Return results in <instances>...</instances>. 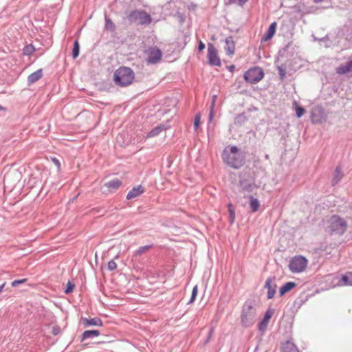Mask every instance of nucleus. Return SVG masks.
Wrapping results in <instances>:
<instances>
[{
    "label": "nucleus",
    "instance_id": "37998d69",
    "mask_svg": "<svg viewBox=\"0 0 352 352\" xmlns=\"http://www.w3.org/2000/svg\"><path fill=\"white\" fill-rule=\"evenodd\" d=\"M213 333H214V327H212L210 329V331H209V332H208V337H207L206 340H205V342H204V343H205V344H207V343L210 341V338H211V337H212V336Z\"/></svg>",
    "mask_w": 352,
    "mask_h": 352
},
{
    "label": "nucleus",
    "instance_id": "6e6552de",
    "mask_svg": "<svg viewBox=\"0 0 352 352\" xmlns=\"http://www.w3.org/2000/svg\"><path fill=\"white\" fill-rule=\"evenodd\" d=\"M307 265V260L302 256H296L293 257L289 264V267L293 273L301 272L304 271Z\"/></svg>",
    "mask_w": 352,
    "mask_h": 352
},
{
    "label": "nucleus",
    "instance_id": "5701e85b",
    "mask_svg": "<svg viewBox=\"0 0 352 352\" xmlns=\"http://www.w3.org/2000/svg\"><path fill=\"white\" fill-rule=\"evenodd\" d=\"M281 352H298V350L292 342L286 341L281 346Z\"/></svg>",
    "mask_w": 352,
    "mask_h": 352
},
{
    "label": "nucleus",
    "instance_id": "c85d7f7f",
    "mask_svg": "<svg viewBox=\"0 0 352 352\" xmlns=\"http://www.w3.org/2000/svg\"><path fill=\"white\" fill-rule=\"evenodd\" d=\"M228 210L229 213V221L230 223H233L235 220V210L234 206L231 203L228 204Z\"/></svg>",
    "mask_w": 352,
    "mask_h": 352
},
{
    "label": "nucleus",
    "instance_id": "4be33fe9",
    "mask_svg": "<svg viewBox=\"0 0 352 352\" xmlns=\"http://www.w3.org/2000/svg\"><path fill=\"white\" fill-rule=\"evenodd\" d=\"M296 283L294 282H287L279 289L280 296H284L286 293L290 292L292 289L296 287Z\"/></svg>",
    "mask_w": 352,
    "mask_h": 352
},
{
    "label": "nucleus",
    "instance_id": "bb28decb",
    "mask_svg": "<svg viewBox=\"0 0 352 352\" xmlns=\"http://www.w3.org/2000/svg\"><path fill=\"white\" fill-rule=\"evenodd\" d=\"M339 283L341 285H352V272H346L342 275Z\"/></svg>",
    "mask_w": 352,
    "mask_h": 352
},
{
    "label": "nucleus",
    "instance_id": "8fccbe9b",
    "mask_svg": "<svg viewBox=\"0 0 352 352\" xmlns=\"http://www.w3.org/2000/svg\"><path fill=\"white\" fill-rule=\"evenodd\" d=\"M10 174H6L4 176L3 181L6 182V181H8L10 179Z\"/></svg>",
    "mask_w": 352,
    "mask_h": 352
},
{
    "label": "nucleus",
    "instance_id": "f257e3e1",
    "mask_svg": "<svg viewBox=\"0 0 352 352\" xmlns=\"http://www.w3.org/2000/svg\"><path fill=\"white\" fill-rule=\"evenodd\" d=\"M221 157L223 162L234 169H239L245 163V153L236 146L225 148Z\"/></svg>",
    "mask_w": 352,
    "mask_h": 352
},
{
    "label": "nucleus",
    "instance_id": "72a5a7b5",
    "mask_svg": "<svg viewBox=\"0 0 352 352\" xmlns=\"http://www.w3.org/2000/svg\"><path fill=\"white\" fill-rule=\"evenodd\" d=\"M35 51V47L32 45H27L23 49V54L24 56H30Z\"/></svg>",
    "mask_w": 352,
    "mask_h": 352
},
{
    "label": "nucleus",
    "instance_id": "e433bc0d",
    "mask_svg": "<svg viewBox=\"0 0 352 352\" xmlns=\"http://www.w3.org/2000/svg\"><path fill=\"white\" fill-rule=\"evenodd\" d=\"M74 287H75L74 283L69 280L67 282V287H66L64 292L67 294H70L74 291Z\"/></svg>",
    "mask_w": 352,
    "mask_h": 352
},
{
    "label": "nucleus",
    "instance_id": "79ce46f5",
    "mask_svg": "<svg viewBox=\"0 0 352 352\" xmlns=\"http://www.w3.org/2000/svg\"><path fill=\"white\" fill-rule=\"evenodd\" d=\"M292 45V43H289L285 47H283V49H281L278 54L280 55V56H285V52L288 50V49L289 48V47Z\"/></svg>",
    "mask_w": 352,
    "mask_h": 352
},
{
    "label": "nucleus",
    "instance_id": "20e7f679",
    "mask_svg": "<svg viewBox=\"0 0 352 352\" xmlns=\"http://www.w3.org/2000/svg\"><path fill=\"white\" fill-rule=\"evenodd\" d=\"M327 231L331 234L341 236L348 228L347 222L338 214L332 215L328 221Z\"/></svg>",
    "mask_w": 352,
    "mask_h": 352
},
{
    "label": "nucleus",
    "instance_id": "ddd939ff",
    "mask_svg": "<svg viewBox=\"0 0 352 352\" xmlns=\"http://www.w3.org/2000/svg\"><path fill=\"white\" fill-rule=\"evenodd\" d=\"M274 313V310L272 309H268L265 312L263 318L258 324V329L260 331H265L267 329L269 320L272 317Z\"/></svg>",
    "mask_w": 352,
    "mask_h": 352
},
{
    "label": "nucleus",
    "instance_id": "b1692460",
    "mask_svg": "<svg viewBox=\"0 0 352 352\" xmlns=\"http://www.w3.org/2000/svg\"><path fill=\"white\" fill-rule=\"evenodd\" d=\"M122 184V181L118 178H114L113 179L107 182L104 184V186H106L109 190H117L119 187Z\"/></svg>",
    "mask_w": 352,
    "mask_h": 352
},
{
    "label": "nucleus",
    "instance_id": "f8f14e48",
    "mask_svg": "<svg viewBox=\"0 0 352 352\" xmlns=\"http://www.w3.org/2000/svg\"><path fill=\"white\" fill-rule=\"evenodd\" d=\"M275 277H269L265 283L264 288L267 289V299H272L276 292L277 285L275 283Z\"/></svg>",
    "mask_w": 352,
    "mask_h": 352
},
{
    "label": "nucleus",
    "instance_id": "864d4df0",
    "mask_svg": "<svg viewBox=\"0 0 352 352\" xmlns=\"http://www.w3.org/2000/svg\"><path fill=\"white\" fill-rule=\"evenodd\" d=\"M3 109V107H1V106L0 105V110H1V109Z\"/></svg>",
    "mask_w": 352,
    "mask_h": 352
},
{
    "label": "nucleus",
    "instance_id": "7ed1b4c3",
    "mask_svg": "<svg viewBox=\"0 0 352 352\" xmlns=\"http://www.w3.org/2000/svg\"><path fill=\"white\" fill-rule=\"evenodd\" d=\"M135 74L132 69L122 66L116 69L113 74V81L117 86L124 87L132 84Z\"/></svg>",
    "mask_w": 352,
    "mask_h": 352
},
{
    "label": "nucleus",
    "instance_id": "09e8293b",
    "mask_svg": "<svg viewBox=\"0 0 352 352\" xmlns=\"http://www.w3.org/2000/svg\"><path fill=\"white\" fill-rule=\"evenodd\" d=\"M228 69H229V71L230 72H233V71L235 69V65H231L228 67Z\"/></svg>",
    "mask_w": 352,
    "mask_h": 352
},
{
    "label": "nucleus",
    "instance_id": "4c0bfd02",
    "mask_svg": "<svg viewBox=\"0 0 352 352\" xmlns=\"http://www.w3.org/2000/svg\"><path fill=\"white\" fill-rule=\"evenodd\" d=\"M197 292H198V287H197V285H195L192 289L191 297H190L188 304H191L195 300L196 296L197 295Z\"/></svg>",
    "mask_w": 352,
    "mask_h": 352
},
{
    "label": "nucleus",
    "instance_id": "473e14b6",
    "mask_svg": "<svg viewBox=\"0 0 352 352\" xmlns=\"http://www.w3.org/2000/svg\"><path fill=\"white\" fill-rule=\"evenodd\" d=\"M80 53V45L78 40H76L74 43L73 49H72V57L73 58H76Z\"/></svg>",
    "mask_w": 352,
    "mask_h": 352
},
{
    "label": "nucleus",
    "instance_id": "c03bdc74",
    "mask_svg": "<svg viewBox=\"0 0 352 352\" xmlns=\"http://www.w3.org/2000/svg\"><path fill=\"white\" fill-rule=\"evenodd\" d=\"M60 332V328L58 326L54 327L52 329V334L54 336H57Z\"/></svg>",
    "mask_w": 352,
    "mask_h": 352
},
{
    "label": "nucleus",
    "instance_id": "412c9836",
    "mask_svg": "<svg viewBox=\"0 0 352 352\" xmlns=\"http://www.w3.org/2000/svg\"><path fill=\"white\" fill-rule=\"evenodd\" d=\"M343 176H344V175H343V173L342 172V168L340 165H338L336 167V169H335V171L333 173V177L332 178V181H331L332 185L335 186L337 184H338L340 182V181L342 179V178L343 177Z\"/></svg>",
    "mask_w": 352,
    "mask_h": 352
},
{
    "label": "nucleus",
    "instance_id": "9b49d317",
    "mask_svg": "<svg viewBox=\"0 0 352 352\" xmlns=\"http://www.w3.org/2000/svg\"><path fill=\"white\" fill-rule=\"evenodd\" d=\"M146 62L148 64H156L160 62L162 58V52L157 47H149L147 51Z\"/></svg>",
    "mask_w": 352,
    "mask_h": 352
},
{
    "label": "nucleus",
    "instance_id": "a18cd8bd",
    "mask_svg": "<svg viewBox=\"0 0 352 352\" xmlns=\"http://www.w3.org/2000/svg\"><path fill=\"white\" fill-rule=\"evenodd\" d=\"M205 47H206L205 44L201 41H200L199 42V44H198V51H199V52H202L205 49Z\"/></svg>",
    "mask_w": 352,
    "mask_h": 352
},
{
    "label": "nucleus",
    "instance_id": "39448f33",
    "mask_svg": "<svg viewBox=\"0 0 352 352\" xmlns=\"http://www.w3.org/2000/svg\"><path fill=\"white\" fill-rule=\"evenodd\" d=\"M127 19L130 23L136 25H149L152 21V18L149 14L144 10H134L127 16Z\"/></svg>",
    "mask_w": 352,
    "mask_h": 352
},
{
    "label": "nucleus",
    "instance_id": "3c124183",
    "mask_svg": "<svg viewBox=\"0 0 352 352\" xmlns=\"http://www.w3.org/2000/svg\"><path fill=\"white\" fill-rule=\"evenodd\" d=\"M6 283L4 282L2 285H0V293L2 292L3 289L4 288Z\"/></svg>",
    "mask_w": 352,
    "mask_h": 352
},
{
    "label": "nucleus",
    "instance_id": "dca6fc26",
    "mask_svg": "<svg viewBox=\"0 0 352 352\" xmlns=\"http://www.w3.org/2000/svg\"><path fill=\"white\" fill-rule=\"evenodd\" d=\"M144 192V188L142 185H139L133 188L127 194L126 199H132L136 198Z\"/></svg>",
    "mask_w": 352,
    "mask_h": 352
},
{
    "label": "nucleus",
    "instance_id": "9d476101",
    "mask_svg": "<svg viewBox=\"0 0 352 352\" xmlns=\"http://www.w3.org/2000/svg\"><path fill=\"white\" fill-rule=\"evenodd\" d=\"M208 64L211 66H221V63L218 56L217 50L212 43L208 44Z\"/></svg>",
    "mask_w": 352,
    "mask_h": 352
},
{
    "label": "nucleus",
    "instance_id": "c756f323",
    "mask_svg": "<svg viewBox=\"0 0 352 352\" xmlns=\"http://www.w3.org/2000/svg\"><path fill=\"white\" fill-rule=\"evenodd\" d=\"M154 246V245L152 243V244H150V245H144V246H141L135 252V254L133 255V256H138V255H142L144 253H145L147 250L151 249Z\"/></svg>",
    "mask_w": 352,
    "mask_h": 352
},
{
    "label": "nucleus",
    "instance_id": "7c9ffc66",
    "mask_svg": "<svg viewBox=\"0 0 352 352\" xmlns=\"http://www.w3.org/2000/svg\"><path fill=\"white\" fill-rule=\"evenodd\" d=\"M105 29L111 31V32H115L116 29V25L107 16L105 17Z\"/></svg>",
    "mask_w": 352,
    "mask_h": 352
},
{
    "label": "nucleus",
    "instance_id": "4468645a",
    "mask_svg": "<svg viewBox=\"0 0 352 352\" xmlns=\"http://www.w3.org/2000/svg\"><path fill=\"white\" fill-rule=\"evenodd\" d=\"M80 322L84 326V327H88L89 326L102 327L103 324L102 320L98 317H96L91 319L82 317L80 319Z\"/></svg>",
    "mask_w": 352,
    "mask_h": 352
},
{
    "label": "nucleus",
    "instance_id": "2eb2a0df",
    "mask_svg": "<svg viewBox=\"0 0 352 352\" xmlns=\"http://www.w3.org/2000/svg\"><path fill=\"white\" fill-rule=\"evenodd\" d=\"M276 26H277L276 22H273L270 25L267 32L263 34V36L261 38L262 42L267 41L270 40L274 36V35L276 33Z\"/></svg>",
    "mask_w": 352,
    "mask_h": 352
},
{
    "label": "nucleus",
    "instance_id": "1a4fd4ad",
    "mask_svg": "<svg viewBox=\"0 0 352 352\" xmlns=\"http://www.w3.org/2000/svg\"><path fill=\"white\" fill-rule=\"evenodd\" d=\"M311 118L313 123L322 124L326 122L327 114L322 106L318 105L311 109Z\"/></svg>",
    "mask_w": 352,
    "mask_h": 352
},
{
    "label": "nucleus",
    "instance_id": "58836bf2",
    "mask_svg": "<svg viewBox=\"0 0 352 352\" xmlns=\"http://www.w3.org/2000/svg\"><path fill=\"white\" fill-rule=\"evenodd\" d=\"M28 281V278H23V279H19V280H14L11 283V285L14 287H17L18 285L21 284H23Z\"/></svg>",
    "mask_w": 352,
    "mask_h": 352
},
{
    "label": "nucleus",
    "instance_id": "aec40b11",
    "mask_svg": "<svg viewBox=\"0 0 352 352\" xmlns=\"http://www.w3.org/2000/svg\"><path fill=\"white\" fill-rule=\"evenodd\" d=\"M168 129V126L165 124H160L157 126L154 127L147 135L146 138H153L157 136L161 132Z\"/></svg>",
    "mask_w": 352,
    "mask_h": 352
},
{
    "label": "nucleus",
    "instance_id": "ea45409f",
    "mask_svg": "<svg viewBox=\"0 0 352 352\" xmlns=\"http://www.w3.org/2000/svg\"><path fill=\"white\" fill-rule=\"evenodd\" d=\"M117 268V264L113 260L109 261L107 264V269L109 271H113Z\"/></svg>",
    "mask_w": 352,
    "mask_h": 352
},
{
    "label": "nucleus",
    "instance_id": "6ab92c4d",
    "mask_svg": "<svg viewBox=\"0 0 352 352\" xmlns=\"http://www.w3.org/2000/svg\"><path fill=\"white\" fill-rule=\"evenodd\" d=\"M43 74L42 69H39L36 72L32 73L28 77V85H30L35 83L43 77Z\"/></svg>",
    "mask_w": 352,
    "mask_h": 352
},
{
    "label": "nucleus",
    "instance_id": "f3484780",
    "mask_svg": "<svg viewBox=\"0 0 352 352\" xmlns=\"http://www.w3.org/2000/svg\"><path fill=\"white\" fill-rule=\"evenodd\" d=\"M352 72V59L349 60L344 64H341L336 68V73L338 74H345Z\"/></svg>",
    "mask_w": 352,
    "mask_h": 352
},
{
    "label": "nucleus",
    "instance_id": "49530a36",
    "mask_svg": "<svg viewBox=\"0 0 352 352\" xmlns=\"http://www.w3.org/2000/svg\"><path fill=\"white\" fill-rule=\"evenodd\" d=\"M52 162L54 164L57 166V168L59 169L60 168V163L59 160L56 158H53Z\"/></svg>",
    "mask_w": 352,
    "mask_h": 352
},
{
    "label": "nucleus",
    "instance_id": "f03ea898",
    "mask_svg": "<svg viewBox=\"0 0 352 352\" xmlns=\"http://www.w3.org/2000/svg\"><path fill=\"white\" fill-rule=\"evenodd\" d=\"M256 321V302L253 299L247 300L243 305L241 314V324L244 327H250Z\"/></svg>",
    "mask_w": 352,
    "mask_h": 352
},
{
    "label": "nucleus",
    "instance_id": "603ef678",
    "mask_svg": "<svg viewBox=\"0 0 352 352\" xmlns=\"http://www.w3.org/2000/svg\"><path fill=\"white\" fill-rule=\"evenodd\" d=\"M265 157L266 159H268V158H269V155L267 154V155H265Z\"/></svg>",
    "mask_w": 352,
    "mask_h": 352
},
{
    "label": "nucleus",
    "instance_id": "a878e982",
    "mask_svg": "<svg viewBox=\"0 0 352 352\" xmlns=\"http://www.w3.org/2000/svg\"><path fill=\"white\" fill-rule=\"evenodd\" d=\"M100 334V333L98 330H86L82 333L81 336L80 342H82L83 341L88 338L98 336Z\"/></svg>",
    "mask_w": 352,
    "mask_h": 352
},
{
    "label": "nucleus",
    "instance_id": "a19ab883",
    "mask_svg": "<svg viewBox=\"0 0 352 352\" xmlns=\"http://www.w3.org/2000/svg\"><path fill=\"white\" fill-rule=\"evenodd\" d=\"M199 124H200V116L199 114H197L195 116V121H194V129L195 131L197 130V129L199 128Z\"/></svg>",
    "mask_w": 352,
    "mask_h": 352
},
{
    "label": "nucleus",
    "instance_id": "de8ad7c7",
    "mask_svg": "<svg viewBox=\"0 0 352 352\" xmlns=\"http://www.w3.org/2000/svg\"><path fill=\"white\" fill-rule=\"evenodd\" d=\"M213 118V107H211L210 114H209V120L210 122L212 121Z\"/></svg>",
    "mask_w": 352,
    "mask_h": 352
},
{
    "label": "nucleus",
    "instance_id": "0eeeda50",
    "mask_svg": "<svg viewBox=\"0 0 352 352\" xmlns=\"http://www.w3.org/2000/svg\"><path fill=\"white\" fill-rule=\"evenodd\" d=\"M264 77V72L259 67H254L249 69L244 74V79L250 84L258 82Z\"/></svg>",
    "mask_w": 352,
    "mask_h": 352
},
{
    "label": "nucleus",
    "instance_id": "423d86ee",
    "mask_svg": "<svg viewBox=\"0 0 352 352\" xmlns=\"http://www.w3.org/2000/svg\"><path fill=\"white\" fill-rule=\"evenodd\" d=\"M239 192L245 195L251 193L258 188L254 179L248 174H241L239 175Z\"/></svg>",
    "mask_w": 352,
    "mask_h": 352
},
{
    "label": "nucleus",
    "instance_id": "2f4dec72",
    "mask_svg": "<svg viewBox=\"0 0 352 352\" xmlns=\"http://www.w3.org/2000/svg\"><path fill=\"white\" fill-rule=\"evenodd\" d=\"M248 0H224V3L226 6H230L232 4H236L239 6H243L245 5Z\"/></svg>",
    "mask_w": 352,
    "mask_h": 352
},
{
    "label": "nucleus",
    "instance_id": "c9c22d12",
    "mask_svg": "<svg viewBox=\"0 0 352 352\" xmlns=\"http://www.w3.org/2000/svg\"><path fill=\"white\" fill-rule=\"evenodd\" d=\"M277 70L278 72V74L280 80H283L286 78V67L285 65H281L277 66Z\"/></svg>",
    "mask_w": 352,
    "mask_h": 352
},
{
    "label": "nucleus",
    "instance_id": "cd10ccee",
    "mask_svg": "<svg viewBox=\"0 0 352 352\" xmlns=\"http://www.w3.org/2000/svg\"><path fill=\"white\" fill-rule=\"evenodd\" d=\"M248 117L245 113L238 114L234 118V124L241 126L248 121Z\"/></svg>",
    "mask_w": 352,
    "mask_h": 352
},
{
    "label": "nucleus",
    "instance_id": "f704fd0d",
    "mask_svg": "<svg viewBox=\"0 0 352 352\" xmlns=\"http://www.w3.org/2000/svg\"><path fill=\"white\" fill-rule=\"evenodd\" d=\"M294 105L296 106V117L300 118H301L303 114L305 113V109L304 107H301V106H298L296 101H294Z\"/></svg>",
    "mask_w": 352,
    "mask_h": 352
},
{
    "label": "nucleus",
    "instance_id": "393cba45",
    "mask_svg": "<svg viewBox=\"0 0 352 352\" xmlns=\"http://www.w3.org/2000/svg\"><path fill=\"white\" fill-rule=\"evenodd\" d=\"M248 197L250 199V208L251 212L254 213L257 212L260 207L259 201L252 195H249Z\"/></svg>",
    "mask_w": 352,
    "mask_h": 352
},
{
    "label": "nucleus",
    "instance_id": "a211bd4d",
    "mask_svg": "<svg viewBox=\"0 0 352 352\" xmlns=\"http://www.w3.org/2000/svg\"><path fill=\"white\" fill-rule=\"evenodd\" d=\"M226 46L225 50L228 55H232L235 51V43L233 41V37L232 36H228L226 38Z\"/></svg>",
    "mask_w": 352,
    "mask_h": 352
}]
</instances>
